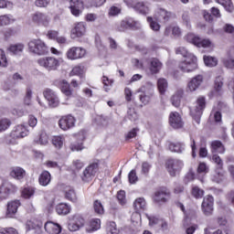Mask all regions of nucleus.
<instances>
[{"instance_id": "nucleus-1", "label": "nucleus", "mask_w": 234, "mask_h": 234, "mask_svg": "<svg viewBox=\"0 0 234 234\" xmlns=\"http://www.w3.org/2000/svg\"><path fill=\"white\" fill-rule=\"evenodd\" d=\"M176 53L180 54L183 58H186L185 61L179 64V69L183 72H193V70H197L198 65L197 64V57L195 55L187 52V49L184 47L178 48Z\"/></svg>"}, {"instance_id": "nucleus-2", "label": "nucleus", "mask_w": 234, "mask_h": 234, "mask_svg": "<svg viewBox=\"0 0 234 234\" xmlns=\"http://www.w3.org/2000/svg\"><path fill=\"white\" fill-rule=\"evenodd\" d=\"M28 50L31 54H36L37 56H45L48 54V47H47V44L39 38H34L28 42Z\"/></svg>"}, {"instance_id": "nucleus-3", "label": "nucleus", "mask_w": 234, "mask_h": 234, "mask_svg": "<svg viewBox=\"0 0 234 234\" xmlns=\"http://www.w3.org/2000/svg\"><path fill=\"white\" fill-rule=\"evenodd\" d=\"M204 109H206V98L199 97L196 101L195 106L190 109V114L197 123H200V117L204 113Z\"/></svg>"}, {"instance_id": "nucleus-4", "label": "nucleus", "mask_w": 234, "mask_h": 234, "mask_svg": "<svg viewBox=\"0 0 234 234\" xmlns=\"http://www.w3.org/2000/svg\"><path fill=\"white\" fill-rule=\"evenodd\" d=\"M37 63L39 67H42L48 72H51V70H58V68L59 67V59L54 57L40 58L37 60Z\"/></svg>"}, {"instance_id": "nucleus-5", "label": "nucleus", "mask_w": 234, "mask_h": 234, "mask_svg": "<svg viewBox=\"0 0 234 234\" xmlns=\"http://www.w3.org/2000/svg\"><path fill=\"white\" fill-rule=\"evenodd\" d=\"M154 87V84L153 82H146L145 85L140 88L139 92L143 93L140 94L139 99L144 105H147L151 101V98L154 94L153 91Z\"/></svg>"}, {"instance_id": "nucleus-6", "label": "nucleus", "mask_w": 234, "mask_h": 234, "mask_svg": "<svg viewBox=\"0 0 234 234\" xmlns=\"http://www.w3.org/2000/svg\"><path fill=\"white\" fill-rule=\"evenodd\" d=\"M165 165L170 176H176L182 171L184 162L180 159H168Z\"/></svg>"}, {"instance_id": "nucleus-7", "label": "nucleus", "mask_w": 234, "mask_h": 234, "mask_svg": "<svg viewBox=\"0 0 234 234\" xmlns=\"http://www.w3.org/2000/svg\"><path fill=\"white\" fill-rule=\"evenodd\" d=\"M98 163L90 164L83 171L81 175L82 182H91V180L96 176V173L99 170Z\"/></svg>"}, {"instance_id": "nucleus-8", "label": "nucleus", "mask_w": 234, "mask_h": 234, "mask_svg": "<svg viewBox=\"0 0 234 234\" xmlns=\"http://www.w3.org/2000/svg\"><path fill=\"white\" fill-rule=\"evenodd\" d=\"M43 96L47 100L49 107L51 109H56L59 105V98H58V94L53 90L47 88L43 91Z\"/></svg>"}, {"instance_id": "nucleus-9", "label": "nucleus", "mask_w": 234, "mask_h": 234, "mask_svg": "<svg viewBox=\"0 0 234 234\" xmlns=\"http://www.w3.org/2000/svg\"><path fill=\"white\" fill-rule=\"evenodd\" d=\"M28 134L27 128L23 124L17 125L16 130L11 133L10 136L7 138V144H16V138H25Z\"/></svg>"}, {"instance_id": "nucleus-10", "label": "nucleus", "mask_w": 234, "mask_h": 234, "mask_svg": "<svg viewBox=\"0 0 234 234\" xmlns=\"http://www.w3.org/2000/svg\"><path fill=\"white\" fill-rule=\"evenodd\" d=\"M139 27L140 22L133 18H125L117 25L116 30H118V32H125L128 28H138Z\"/></svg>"}, {"instance_id": "nucleus-11", "label": "nucleus", "mask_w": 234, "mask_h": 234, "mask_svg": "<svg viewBox=\"0 0 234 234\" xmlns=\"http://www.w3.org/2000/svg\"><path fill=\"white\" fill-rule=\"evenodd\" d=\"M85 226V219L80 215H74L68 225V229L69 231H78L80 228Z\"/></svg>"}, {"instance_id": "nucleus-12", "label": "nucleus", "mask_w": 234, "mask_h": 234, "mask_svg": "<svg viewBox=\"0 0 234 234\" xmlns=\"http://www.w3.org/2000/svg\"><path fill=\"white\" fill-rule=\"evenodd\" d=\"M86 54L85 48L81 47H72L67 51L68 59H81L84 58Z\"/></svg>"}, {"instance_id": "nucleus-13", "label": "nucleus", "mask_w": 234, "mask_h": 234, "mask_svg": "<svg viewBox=\"0 0 234 234\" xmlns=\"http://www.w3.org/2000/svg\"><path fill=\"white\" fill-rule=\"evenodd\" d=\"M213 204L214 198L212 196H207L206 197H204L201 208L206 217L213 215Z\"/></svg>"}, {"instance_id": "nucleus-14", "label": "nucleus", "mask_w": 234, "mask_h": 234, "mask_svg": "<svg viewBox=\"0 0 234 234\" xmlns=\"http://www.w3.org/2000/svg\"><path fill=\"white\" fill-rule=\"evenodd\" d=\"M33 23L37 25H41L42 27H48L50 25V16L41 12H37L32 16Z\"/></svg>"}, {"instance_id": "nucleus-15", "label": "nucleus", "mask_w": 234, "mask_h": 234, "mask_svg": "<svg viewBox=\"0 0 234 234\" xmlns=\"http://www.w3.org/2000/svg\"><path fill=\"white\" fill-rule=\"evenodd\" d=\"M76 123V119L72 115H67L59 119L58 127L62 129V131H69V129H72Z\"/></svg>"}, {"instance_id": "nucleus-16", "label": "nucleus", "mask_w": 234, "mask_h": 234, "mask_svg": "<svg viewBox=\"0 0 234 234\" xmlns=\"http://www.w3.org/2000/svg\"><path fill=\"white\" fill-rule=\"evenodd\" d=\"M169 123L173 129H182L184 127V122L180 113L177 112H172L169 115Z\"/></svg>"}, {"instance_id": "nucleus-17", "label": "nucleus", "mask_w": 234, "mask_h": 234, "mask_svg": "<svg viewBox=\"0 0 234 234\" xmlns=\"http://www.w3.org/2000/svg\"><path fill=\"white\" fill-rule=\"evenodd\" d=\"M187 41H191L193 45H196V47H203V48H207V47L211 46V40L210 39H202L198 37H195V35H187L186 37Z\"/></svg>"}, {"instance_id": "nucleus-18", "label": "nucleus", "mask_w": 234, "mask_h": 234, "mask_svg": "<svg viewBox=\"0 0 234 234\" xmlns=\"http://www.w3.org/2000/svg\"><path fill=\"white\" fill-rule=\"evenodd\" d=\"M69 8L72 16L79 17V16L83 12V1L81 0H70Z\"/></svg>"}, {"instance_id": "nucleus-19", "label": "nucleus", "mask_w": 234, "mask_h": 234, "mask_svg": "<svg viewBox=\"0 0 234 234\" xmlns=\"http://www.w3.org/2000/svg\"><path fill=\"white\" fill-rule=\"evenodd\" d=\"M87 32V27L85 23L80 22L75 24L74 27L71 29V38L76 39V37H83V35Z\"/></svg>"}, {"instance_id": "nucleus-20", "label": "nucleus", "mask_w": 234, "mask_h": 234, "mask_svg": "<svg viewBox=\"0 0 234 234\" xmlns=\"http://www.w3.org/2000/svg\"><path fill=\"white\" fill-rule=\"evenodd\" d=\"M21 206L19 200H15L7 203V210L6 217L7 218H14L16 217V213H17V209Z\"/></svg>"}, {"instance_id": "nucleus-21", "label": "nucleus", "mask_w": 234, "mask_h": 234, "mask_svg": "<svg viewBox=\"0 0 234 234\" xmlns=\"http://www.w3.org/2000/svg\"><path fill=\"white\" fill-rule=\"evenodd\" d=\"M204 81V77L202 75H197L191 79V80L187 84V89L190 92H195L198 87L202 85Z\"/></svg>"}, {"instance_id": "nucleus-22", "label": "nucleus", "mask_w": 234, "mask_h": 234, "mask_svg": "<svg viewBox=\"0 0 234 234\" xmlns=\"http://www.w3.org/2000/svg\"><path fill=\"white\" fill-rule=\"evenodd\" d=\"M210 151L212 154H224L226 153V147L220 141H212L210 144Z\"/></svg>"}, {"instance_id": "nucleus-23", "label": "nucleus", "mask_w": 234, "mask_h": 234, "mask_svg": "<svg viewBox=\"0 0 234 234\" xmlns=\"http://www.w3.org/2000/svg\"><path fill=\"white\" fill-rule=\"evenodd\" d=\"M47 233L48 234H59L61 233V226L58 223H54L52 221L46 222L44 226Z\"/></svg>"}, {"instance_id": "nucleus-24", "label": "nucleus", "mask_w": 234, "mask_h": 234, "mask_svg": "<svg viewBox=\"0 0 234 234\" xmlns=\"http://www.w3.org/2000/svg\"><path fill=\"white\" fill-rule=\"evenodd\" d=\"M169 197V193L166 189L157 190L154 196V201L160 204V202H165Z\"/></svg>"}, {"instance_id": "nucleus-25", "label": "nucleus", "mask_w": 234, "mask_h": 234, "mask_svg": "<svg viewBox=\"0 0 234 234\" xmlns=\"http://www.w3.org/2000/svg\"><path fill=\"white\" fill-rule=\"evenodd\" d=\"M50 180H52V176L48 171H43L38 177L39 185L44 187L50 184Z\"/></svg>"}, {"instance_id": "nucleus-26", "label": "nucleus", "mask_w": 234, "mask_h": 234, "mask_svg": "<svg viewBox=\"0 0 234 234\" xmlns=\"http://www.w3.org/2000/svg\"><path fill=\"white\" fill-rule=\"evenodd\" d=\"M26 175H27V172L25 171V169L21 167L12 168L10 172V176H12L13 178H16V180H23Z\"/></svg>"}, {"instance_id": "nucleus-27", "label": "nucleus", "mask_w": 234, "mask_h": 234, "mask_svg": "<svg viewBox=\"0 0 234 234\" xmlns=\"http://www.w3.org/2000/svg\"><path fill=\"white\" fill-rule=\"evenodd\" d=\"M162 70V62L158 58H152L150 60V72L152 74H158Z\"/></svg>"}, {"instance_id": "nucleus-28", "label": "nucleus", "mask_w": 234, "mask_h": 234, "mask_svg": "<svg viewBox=\"0 0 234 234\" xmlns=\"http://www.w3.org/2000/svg\"><path fill=\"white\" fill-rule=\"evenodd\" d=\"M10 183H4L0 186V200H5V198H8V196L10 195Z\"/></svg>"}, {"instance_id": "nucleus-29", "label": "nucleus", "mask_w": 234, "mask_h": 234, "mask_svg": "<svg viewBox=\"0 0 234 234\" xmlns=\"http://www.w3.org/2000/svg\"><path fill=\"white\" fill-rule=\"evenodd\" d=\"M224 87V81L221 77H218L215 80V84H214V92L217 96H220L223 92V88Z\"/></svg>"}, {"instance_id": "nucleus-30", "label": "nucleus", "mask_w": 234, "mask_h": 234, "mask_svg": "<svg viewBox=\"0 0 234 234\" xmlns=\"http://www.w3.org/2000/svg\"><path fill=\"white\" fill-rule=\"evenodd\" d=\"M133 207L135 211H141V209H146L147 207V202L145 201V198L144 197H138L133 202Z\"/></svg>"}, {"instance_id": "nucleus-31", "label": "nucleus", "mask_w": 234, "mask_h": 234, "mask_svg": "<svg viewBox=\"0 0 234 234\" xmlns=\"http://www.w3.org/2000/svg\"><path fill=\"white\" fill-rule=\"evenodd\" d=\"M56 212L58 215H69V213H70V206L65 203H60L57 205Z\"/></svg>"}, {"instance_id": "nucleus-32", "label": "nucleus", "mask_w": 234, "mask_h": 234, "mask_svg": "<svg viewBox=\"0 0 234 234\" xmlns=\"http://www.w3.org/2000/svg\"><path fill=\"white\" fill-rule=\"evenodd\" d=\"M51 142L56 149H62L63 144H65V137L63 135L53 136Z\"/></svg>"}, {"instance_id": "nucleus-33", "label": "nucleus", "mask_w": 234, "mask_h": 234, "mask_svg": "<svg viewBox=\"0 0 234 234\" xmlns=\"http://www.w3.org/2000/svg\"><path fill=\"white\" fill-rule=\"evenodd\" d=\"M167 87H169L167 80H165V78L158 79L157 88L160 94H165V90H167Z\"/></svg>"}, {"instance_id": "nucleus-34", "label": "nucleus", "mask_w": 234, "mask_h": 234, "mask_svg": "<svg viewBox=\"0 0 234 234\" xmlns=\"http://www.w3.org/2000/svg\"><path fill=\"white\" fill-rule=\"evenodd\" d=\"M59 87L61 89V92H63L65 96H72V90H70V84H69L67 80H61Z\"/></svg>"}, {"instance_id": "nucleus-35", "label": "nucleus", "mask_w": 234, "mask_h": 234, "mask_svg": "<svg viewBox=\"0 0 234 234\" xmlns=\"http://www.w3.org/2000/svg\"><path fill=\"white\" fill-rule=\"evenodd\" d=\"M65 197L68 200H70L71 202H76L77 197H76V191L74 188L68 186L65 189Z\"/></svg>"}, {"instance_id": "nucleus-36", "label": "nucleus", "mask_w": 234, "mask_h": 234, "mask_svg": "<svg viewBox=\"0 0 234 234\" xmlns=\"http://www.w3.org/2000/svg\"><path fill=\"white\" fill-rule=\"evenodd\" d=\"M14 21L15 19L12 15L0 16V27H6L7 25L14 23Z\"/></svg>"}, {"instance_id": "nucleus-37", "label": "nucleus", "mask_w": 234, "mask_h": 234, "mask_svg": "<svg viewBox=\"0 0 234 234\" xmlns=\"http://www.w3.org/2000/svg\"><path fill=\"white\" fill-rule=\"evenodd\" d=\"M171 19V12L165 9L159 10L158 21H163L164 23H167Z\"/></svg>"}, {"instance_id": "nucleus-38", "label": "nucleus", "mask_w": 234, "mask_h": 234, "mask_svg": "<svg viewBox=\"0 0 234 234\" xmlns=\"http://www.w3.org/2000/svg\"><path fill=\"white\" fill-rule=\"evenodd\" d=\"M168 147L172 153H184V144L182 143H171Z\"/></svg>"}, {"instance_id": "nucleus-39", "label": "nucleus", "mask_w": 234, "mask_h": 234, "mask_svg": "<svg viewBox=\"0 0 234 234\" xmlns=\"http://www.w3.org/2000/svg\"><path fill=\"white\" fill-rule=\"evenodd\" d=\"M25 48V46L23 44H16L9 47L8 50L12 52V54H15L16 56L21 54L23 52V49Z\"/></svg>"}, {"instance_id": "nucleus-40", "label": "nucleus", "mask_w": 234, "mask_h": 234, "mask_svg": "<svg viewBox=\"0 0 234 234\" xmlns=\"http://www.w3.org/2000/svg\"><path fill=\"white\" fill-rule=\"evenodd\" d=\"M217 3L224 6V8L227 10V12H233V3H231V0H216Z\"/></svg>"}, {"instance_id": "nucleus-41", "label": "nucleus", "mask_w": 234, "mask_h": 234, "mask_svg": "<svg viewBox=\"0 0 234 234\" xmlns=\"http://www.w3.org/2000/svg\"><path fill=\"white\" fill-rule=\"evenodd\" d=\"M211 160L216 165L217 169L224 168V162L222 161V158H220L218 154H212Z\"/></svg>"}, {"instance_id": "nucleus-42", "label": "nucleus", "mask_w": 234, "mask_h": 234, "mask_svg": "<svg viewBox=\"0 0 234 234\" xmlns=\"http://www.w3.org/2000/svg\"><path fill=\"white\" fill-rule=\"evenodd\" d=\"M181 100H182V93L178 91L176 94H174L171 98L172 105H174V107H176V108L180 107Z\"/></svg>"}, {"instance_id": "nucleus-43", "label": "nucleus", "mask_w": 234, "mask_h": 234, "mask_svg": "<svg viewBox=\"0 0 234 234\" xmlns=\"http://www.w3.org/2000/svg\"><path fill=\"white\" fill-rule=\"evenodd\" d=\"M204 63L207 67H217L218 60L211 56H204Z\"/></svg>"}, {"instance_id": "nucleus-44", "label": "nucleus", "mask_w": 234, "mask_h": 234, "mask_svg": "<svg viewBox=\"0 0 234 234\" xmlns=\"http://www.w3.org/2000/svg\"><path fill=\"white\" fill-rule=\"evenodd\" d=\"M107 234H118L120 230L116 228V223L113 221H110L107 223L106 229Z\"/></svg>"}, {"instance_id": "nucleus-45", "label": "nucleus", "mask_w": 234, "mask_h": 234, "mask_svg": "<svg viewBox=\"0 0 234 234\" xmlns=\"http://www.w3.org/2000/svg\"><path fill=\"white\" fill-rule=\"evenodd\" d=\"M93 208H94L95 213H97V215H103V213H105L103 205L101 204V201H100V200L94 201Z\"/></svg>"}, {"instance_id": "nucleus-46", "label": "nucleus", "mask_w": 234, "mask_h": 234, "mask_svg": "<svg viewBox=\"0 0 234 234\" xmlns=\"http://www.w3.org/2000/svg\"><path fill=\"white\" fill-rule=\"evenodd\" d=\"M191 195L194 198H202V197H204V190L198 186H193Z\"/></svg>"}, {"instance_id": "nucleus-47", "label": "nucleus", "mask_w": 234, "mask_h": 234, "mask_svg": "<svg viewBox=\"0 0 234 234\" xmlns=\"http://www.w3.org/2000/svg\"><path fill=\"white\" fill-rule=\"evenodd\" d=\"M90 226L91 229L88 231H98V229L101 228V220H100V218L92 219Z\"/></svg>"}, {"instance_id": "nucleus-48", "label": "nucleus", "mask_w": 234, "mask_h": 234, "mask_svg": "<svg viewBox=\"0 0 234 234\" xmlns=\"http://www.w3.org/2000/svg\"><path fill=\"white\" fill-rule=\"evenodd\" d=\"M146 218L149 220V226H151V228H154V226H160V222L162 219L154 216H149V214H146Z\"/></svg>"}, {"instance_id": "nucleus-49", "label": "nucleus", "mask_w": 234, "mask_h": 234, "mask_svg": "<svg viewBox=\"0 0 234 234\" xmlns=\"http://www.w3.org/2000/svg\"><path fill=\"white\" fill-rule=\"evenodd\" d=\"M12 125V122L9 119H1L0 120V133H3V131H6L8 127Z\"/></svg>"}, {"instance_id": "nucleus-50", "label": "nucleus", "mask_w": 234, "mask_h": 234, "mask_svg": "<svg viewBox=\"0 0 234 234\" xmlns=\"http://www.w3.org/2000/svg\"><path fill=\"white\" fill-rule=\"evenodd\" d=\"M35 144H39L40 145H47L48 144V135L47 133H42L38 139L35 140Z\"/></svg>"}, {"instance_id": "nucleus-51", "label": "nucleus", "mask_w": 234, "mask_h": 234, "mask_svg": "<svg viewBox=\"0 0 234 234\" xmlns=\"http://www.w3.org/2000/svg\"><path fill=\"white\" fill-rule=\"evenodd\" d=\"M34 193H36L34 187H26L22 191V197L24 198H30V197H34Z\"/></svg>"}, {"instance_id": "nucleus-52", "label": "nucleus", "mask_w": 234, "mask_h": 234, "mask_svg": "<svg viewBox=\"0 0 234 234\" xmlns=\"http://www.w3.org/2000/svg\"><path fill=\"white\" fill-rule=\"evenodd\" d=\"M117 199L121 206H125V204H127V199L125 198V191L120 190L117 193Z\"/></svg>"}, {"instance_id": "nucleus-53", "label": "nucleus", "mask_w": 234, "mask_h": 234, "mask_svg": "<svg viewBox=\"0 0 234 234\" xmlns=\"http://www.w3.org/2000/svg\"><path fill=\"white\" fill-rule=\"evenodd\" d=\"M124 3L129 8H133V10H139L140 6H144L143 4H137L133 0H124Z\"/></svg>"}, {"instance_id": "nucleus-54", "label": "nucleus", "mask_w": 234, "mask_h": 234, "mask_svg": "<svg viewBox=\"0 0 234 234\" xmlns=\"http://www.w3.org/2000/svg\"><path fill=\"white\" fill-rule=\"evenodd\" d=\"M195 178V171H193V169H189L188 173L185 176L184 182L185 184H188L189 182H193Z\"/></svg>"}, {"instance_id": "nucleus-55", "label": "nucleus", "mask_w": 234, "mask_h": 234, "mask_svg": "<svg viewBox=\"0 0 234 234\" xmlns=\"http://www.w3.org/2000/svg\"><path fill=\"white\" fill-rule=\"evenodd\" d=\"M197 173L198 175H206L207 173H209V167H207L206 163H200L197 167Z\"/></svg>"}, {"instance_id": "nucleus-56", "label": "nucleus", "mask_w": 234, "mask_h": 234, "mask_svg": "<svg viewBox=\"0 0 234 234\" xmlns=\"http://www.w3.org/2000/svg\"><path fill=\"white\" fill-rule=\"evenodd\" d=\"M147 21L150 24V27L152 28V30H154L155 32H158V30H160V24L153 20V17L148 16Z\"/></svg>"}, {"instance_id": "nucleus-57", "label": "nucleus", "mask_w": 234, "mask_h": 234, "mask_svg": "<svg viewBox=\"0 0 234 234\" xmlns=\"http://www.w3.org/2000/svg\"><path fill=\"white\" fill-rule=\"evenodd\" d=\"M137 4H141L143 6H140L139 9H134L135 12L143 15L149 14V6H147L144 2H138Z\"/></svg>"}, {"instance_id": "nucleus-58", "label": "nucleus", "mask_w": 234, "mask_h": 234, "mask_svg": "<svg viewBox=\"0 0 234 234\" xmlns=\"http://www.w3.org/2000/svg\"><path fill=\"white\" fill-rule=\"evenodd\" d=\"M0 66L1 67H7L8 60H6V55L3 49H0Z\"/></svg>"}, {"instance_id": "nucleus-59", "label": "nucleus", "mask_w": 234, "mask_h": 234, "mask_svg": "<svg viewBox=\"0 0 234 234\" xmlns=\"http://www.w3.org/2000/svg\"><path fill=\"white\" fill-rule=\"evenodd\" d=\"M69 74L70 76H81V74H83V68L80 66H75Z\"/></svg>"}, {"instance_id": "nucleus-60", "label": "nucleus", "mask_w": 234, "mask_h": 234, "mask_svg": "<svg viewBox=\"0 0 234 234\" xmlns=\"http://www.w3.org/2000/svg\"><path fill=\"white\" fill-rule=\"evenodd\" d=\"M130 184H136L138 182V176H136V170H132L128 175Z\"/></svg>"}, {"instance_id": "nucleus-61", "label": "nucleus", "mask_w": 234, "mask_h": 234, "mask_svg": "<svg viewBox=\"0 0 234 234\" xmlns=\"http://www.w3.org/2000/svg\"><path fill=\"white\" fill-rule=\"evenodd\" d=\"M50 4V0H36L35 5L39 8H47Z\"/></svg>"}, {"instance_id": "nucleus-62", "label": "nucleus", "mask_w": 234, "mask_h": 234, "mask_svg": "<svg viewBox=\"0 0 234 234\" xmlns=\"http://www.w3.org/2000/svg\"><path fill=\"white\" fill-rule=\"evenodd\" d=\"M121 12H122V9L120 7L112 5L110 8L109 16H112V17H114V16L120 15Z\"/></svg>"}, {"instance_id": "nucleus-63", "label": "nucleus", "mask_w": 234, "mask_h": 234, "mask_svg": "<svg viewBox=\"0 0 234 234\" xmlns=\"http://www.w3.org/2000/svg\"><path fill=\"white\" fill-rule=\"evenodd\" d=\"M224 66L227 69H234V58H228L223 60Z\"/></svg>"}, {"instance_id": "nucleus-64", "label": "nucleus", "mask_w": 234, "mask_h": 234, "mask_svg": "<svg viewBox=\"0 0 234 234\" xmlns=\"http://www.w3.org/2000/svg\"><path fill=\"white\" fill-rule=\"evenodd\" d=\"M0 234H19L14 228H5L0 230Z\"/></svg>"}]
</instances>
